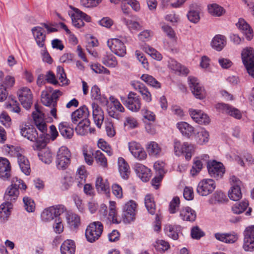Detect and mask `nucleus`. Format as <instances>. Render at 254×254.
<instances>
[{
  "label": "nucleus",
  "instance_id": "1",
  "mask_svg": "<svg viewBox=\"0 0 254 254\" xmlns=\"http://www.w3.org/2000/svg\"><path fill=\"white\" fill-rule=\"evenodd\" d=\"M35 111L32 114L35 126L41 133L39 135L33 126L24 125L20 129V133L24 137L40 145L48 135L47 133V126L44 120V114L41 108L36 104L35 105Z\"/></svg>",
  "mask_w": 254,
  "mask_h": 254
},
{
  "label": "nucleus",
  "instance_id": "2",
  "mask_svg": "<svg viewBox=\"0 0 254 254\" xmlns=\"http://www.w3.org/2000/svg\"><path fill=\"white\" fill-rule=\"evenodd\" d=\"M109 211L108 212L107 206L103 204L101 205L100 213L101 219L107 224H119L121 222L122 219L118 215L116 209V202L110 201L109 202Z\"/></svg>",
  "mask_w": 254,
  "mask_h": 254
},
{
  "label": "nucleus",
  "instance_id": "3",
  "mask_svg": "<svg viewBox=\"0 0 254 254\" xmlns=\"http://www.w3.org/2000/svg\"><path fill=\"white\" fill-rule=\"evenodd\" d=\"M71 153L67 147H61L57 154L56 164L59 170L66 169L70 163Z\"/></svg>",
  "mask_w": 254,
  "mask_h": 254
},
{
  "label": "nucleus",
  "instance_id": "4",
  "mask_svg": "<svg viewBox=\"0 0 254 254\" xmlns=\"http://www.w3.org/2000/svg\"><path fill=\"white\" fill-rule=\"evenodd\" d=\"M65 211L66 208L63 205H54L44 209L41 213V217L43 221L50 222Z\"/></svg>",
  "mask_w": 254,
  "mask_h": 254
},
{
  "label": "nucleus",
  "instance_id": "5",
  "mask_svg": "<svg viewBox=\"0 0 254 254\" xmlns=\"http://www.w3.org/2000/svg\"><path fill=\"white\" fill-rule=\"evenodd\" d=\"M229 183L231 186L228 195L229 198L234 201L239 200L242 197L241 187L243 186L242 181L236 176L232 175L229 178Z\"/></svg>",
  "mask_w": 254,
  "mask_h": 254
},
{
  "label": "nucleus",
  "instance_id": "6",
  "mask_svg": "<svg viewBox=\"0 0 254 254\" xmlns=\"http://www.w3.org/2000/svg\"><path fill=\"white\" fill-rule=\"evenodd\" d=\"M61 95V92L59 90H55V92L51 95L47 90H44L41 93V102L45 106L50 107L53 106L50 110V113L55 119L57 118V110L54 107L57 104L54 99L58 98Z\"/></svg>",
  "mask_w": 254,
  "mask_h": 254
},
{
  "label": "nucleus",
  "instance_id": "7",
  "mask_svg": "<svg viewBox=\"0 0 254 254\" xmlns=\"http://www.w3.org/2000/svg\"><path fill=\"white\" fill-rule=\"evenodd\" d=\"M72 9L73 11L70 12L69 15L71 19L72 25L74 27L80 28L84 26V23L83 21V20L87 22H90L91 21L92 18L91 16L86 13L75 7H72Z\"/></svg>",
  "mask_w": 254,
  "mask_h": 254
},
{
  "label": "nucleus",
  "instance_id": "8",
  "mask_svg": "<svg viewBox=\"0 0 254 254\" xmlns=\"http://www.w3.org/2000/svg\"><path fill=\"white\" fill-rule=\"evenodd\" d=\"M103 230V226L100 222H94L90 224L85 232L87 240L91 243L95 242L101 236Z\"/></svg>",
  "mask_w": 254,
  "mask_h": 254
},
{
  "label": "nucleus",
  "instance_id": "9",
  "mask_svg": "<svg viewBox=\"0 0 254 254\" xmlns=\"http://www.w3.org/2000/svg\"><path fill=\"white\" fill-rule=\"evenodd\" d=\"M123 104L130 111L137 112L141 106V99L135 93L130 92L127 99L121 98Z\"/></svg>",
  "mask_w": 254,
  "mask_h": 254
},
{
  "label": "nucleus",
  "instance_id": "10",
  "mask_svg": "<svg viewBox=\"0 0 254 254\" xmlns=\"http://www.w3.org/2000/svg\"><path fill=\"white\" fill-rule=\"evenodd\" d=\"M17 95L22 106L27 110L29 109L33 103L31 90L27 87H23L18 90Z\"/></svg>",
  "mask_w": 254,
  "mask_h": 254
},
{
  "label": "nucleus",
  "instance_id": "11",
  "mask_svg": "<svg viewBox=\"0 0 254 254\" xmlns=\"http://www.w3.org/2000/svg\"><path fill=\"white\" fill-rule=\"evenodd\" d=\"M207 167L209 174L216 179H221L225 172L223 164L215 160L208 162Z\"/></svg>",
  "mask_w": 254,
  "mask_h": 254
},
{
  "label": "nucleus",
  "instance_id": "12",
  "mask_svg": "<svg viewBox=\"0 0 254 254\" xmlns=\"http://www.w3.org/2000/svg\"><path fill=\"white\" fill-rule=\"evenodd\" d=\"M188 82L190 90L195 98L199 99H203L205 98V91L196 78L189 76Z\"/></svg>",
  "mask_w": 254,
  "mask_h": 254
},
{
  "label": "nucleus",
  "instance_id": "13",
  "mask_svg": "<svg viewBox=\"0 0 254 254\" xmlns=\"http://www.w3.org/2000/svg\"><path fill=\"white\" fill-rule=\"evenodd\" d=\"M215 187V182L212 179H203L197 185V192L201 196H207L213 191Z\"/></svg>",
  "mask_w": 254,
  "mask_h": 254
},
{
  "label": "nucleus",
  "instance_id": "14",
  "mask_svg": "<svg viewBox=\"0 0 254 254\" xmlns=\"http://www.w3.org/2000/svg\"><path fill=\"white\" fill-rule=\"evenodd\" d=\"M107 45L113 53L119 57H124L126 54V46L119 39L112 38L108 40Z\"/></svg>",
  "mask_w": 254,
  "mask_h": 254
},
{
  "label": "nucleus",
  "instance_id": "15",
  "mask_svg": "<svg viewBox=\"0 0 254 254\" xmlns=\"http://www.w3.org/2000/svg\"><path fill=\"white\" fill-rule=\"evenodd\" d=\"M136 204L133 200L127 202L123 207V218L126 223H130L135 219Z\"/></svg>",
  "mask_w": 254,
  "mask_h": 254
},
{
  "label": "nucleus",
  "instance_id": "16",
  "mask_svg": "<svg viewBox=\"0 0 254 254\" xmlns=\"http://www.w3.org/2000/svg\"><path fill=\"white\" fill-rule=\"evenodd\" d=\"M128 147L130 153L136 159L142 161L147 158V153L140 143L132 141L128 142Z\"/></svg>",
  "mask_w": 254,
  "mask_h": 254
},
{
  "label": "nucleus",
  "instance_id": "17",
  "mask_svg": "<svg viewBox=\"0 0 254 254\" xmlns=\"http://www.w3.org/2000/svg\"><path fill=\"white\" fill-rule=\"evenodd\" d=\"M131 85L135 90L140 94L144 101L147 103L152 101L151 93L143 83L139 81H133L131 82Z\"/></svg>",
  "mask_w": 254,
  "mask_h": 254
},
{
  "label": "nucleus",
  "instance_id": "18",
  "mask_svg": "<svg viewBox=\"0 0 254 254\" xmlns=\"http://www.w3.org/2000/svg\"><path fill=\"white\" fill-rule=\"evenodd\" d=\"M31 32L37 45L39 47L44 48L46 40L44 29L40 26H35L32 28Z\"/></svg>",
  "mask_w": 254,
  "mask_h": 254
},
{
  "label": "nucleus",
  "instance_id": "19",
  "mask_svg": "<svg viewBox=\"0 0 254 254\" xmlns=\"http://www.w3.org/2000/svg\"><path fill=\"white\" fill-rule=\"evenodd\" d=\"M216 108L221 110L222 112L225 113L236 119H240L242 117L241 112L237 109L233 107L228 104L224 103H218L216 105Z\"/></svg>",
  "mask_w": 254,
  "mask_h": 254
},
{
  "label": "nucleus",
  "instance_id": "20",
  "mask_svg": "<svg viewBox=\"0 0 254 254\" xmlns=\"http://www.w3.org/2000/svg\"><path fill=\"white\" fill-rule=\"evenodd\" d=\"M11 176V166L9 161L5 158L0 157V178L8 180Z\"/></svg>",
  "mask_w": 254,
  "mask_h": 254
},
{
  "label": "nucleus",
  "instance_id": "21",
  "mask_svg": "<svg viewBox=\"0 0 254 254\" xmlns=\"http://www.w3.org/2000/svg\"><path fill=\"white\" fill-rule=\"evenodd\" d=\"M189 111L192 119L196 123L205 125L210 123L209 117L201 111L191 109Z\"/></svg>",
  "mask_w": 254,
  "mask_h": 254
},
{
  "label": "nucleus",
  "instance_id": "22",
  "mask_svg": "<svg viewBox=\"0 0 254 254\" xmlns=\"http://www.w3.org/2000/svg\"><path fill=\"white\" fill-rule=\"evenodd\" d=\"M134 169L138 177L143 182H147L151 177V171L149 169L142 164L136 163L134 164Z\"/></svg>",
  "mask_w": 254,
  "mask_h": 254
},
{
  "label": "nucleus",
  "instance_id": "23",
  "mask_svg": "<svg viewBox=\"0 0 254 254\" xmlns=\"http://www.w3.org/2000/svg\"><path fill=\"white\" fill-rule=\"evenodd\" d=\"M194 139L196 143L204 145L209 140V133L205 128L199 127L195 129L194 133Z\"/></svg>",
  "mask_w": 254,
  "mask_h": 254
},
{
  "label": "nucleus",
  "instance_id": "24",
  "mask_svg": "<svg viewBox=\"0 0 254 254\" xmlns=\"http://www.w3.org/2000/svg\"><path fill=\"white\" fill-rule=\"evenodd\" d=\"M92 116L96 125L100 128L103 124L104 116L103 111L101 108L96 103L92 104Z\"/></svg>",
  "mask_w": 254,
  "mask_h": 254
},
{
  "label": "nucleus",
  "instance_id": "25",
  "mask_svg": "<svg viewBox=\"0 0 254 254\" xmlns=\"http://www.w3.org/2000/svg\"><path fill=\"white\" fill-rule=\"evenodd\" d=\"M176 126L182 134L188 138H190L195 133L196 129L186 122H179Z\"/></svg>",
  "mask_w": 254,
  "mask_h": 254
},
{
  "label": "nucleus",
  "instance_id": "26",
  "mask_svg": "<svg viewBox=\"0 0 254 254\" xmlns=\"http://www.w3.org/2000/svg\"><path fill=\"white\" fill-rule=\"evenodd\" d=\"M90 122L89 120L85 119L80 122L76 127L75 131L76 133L80 135H85L87 134L88 132L90 133H94L95 129L89 127Z\"/></svg>",
  "mask_w": 254,
  "mask_h": 254
},
{
  "label": "nucleus",
  "instance_id": "27",
  "mask_svg": "<svg viewBox=\"0 0 254 254\" xmlns=\"http://www.w3.org/2000/svg\"><path fill=\"white\" fill-rule=\"evenodd\" d=\"M179 216L184 221L192 222L196 219V213L190 207H182L179 210Z\"/></svg>",
  "mask_w": 254,
  "mask_h": 254
},
{
  "label": "nucleus",
  "instance_id": "28",
  "mask_svg": "<svg viewBox=\"0 0 254 254\" xmlns=\"http://www.w3.org/2000/svg\"><path fill=\"white\" fill-rule=\"evenodd\" d=\"M242 59L245 66L254 62V50L252 47H246L241 52Z\"/></svg>",
  "mask_w": 254,
  "mask_h": 254
},
{
  "label": "nucleus",
  "instance_id": "29",
  "mask_svg": "<svg viewBox=\"0 0 254 254\" xmlns=\"http://www.w3.org/2000/svg\"><path fill=\"white\" fill-rule=\"evenodd\" d=\"M87 172L84 166H80L77 170L75 176V182L79 188H81L85 183Z\"/></svg>",
  "mask_w": 254,
  "mask_h": 254
},
{
  "label": "nucleus",
  "instance_id": "30",
  "mask_svg": "<svg viewBox=\"0 0 254 254\" xmlns=\"http://www.w3.org/2000/svg\"><path fill=\"white\" fill-rule=\"evenodd\" d=\"M236 25L248 40L250 41L253 38V30L244 19H240Z\"/></svg>",
  "mask_w": 254,
  "mask_h": 254
},
{
  "label": "nucleus",
  "instance_id": "31",
  "mask_svg": "<svg viewBox=\"0 0 254 254\" xmlns=\"http://www.w3.org/2000/svg\"><path fill=\"white\" fill-rule=\"evenodd\" d=\"M226 38L225 36L216 35L211 42V47L217 51H221L226 45Z\"/></svg>",
  "mask_w": 254,
  "mask_h": 254
},
{
  "label": "nucleus",
  "instance_id": "32",
  "mask_svg": "<svg viewBox=\"0 0 254 254\" xmlns=\"http://www.w3.org/2000/svg\"><path fill=\"white\" fill-rule=\"evenodd\" d=\"M89 115V112L86 106H83L73 112L71 114V121L73 123L76 124L79 120L86 119Z\"/></svg>",
  "mask_w": 254,
  "mask_h": 254
},
{
  "label": "nucleus",
  "instance_id": "33",
  "mask_svg": "<svg viewBox=\"0 0 254 254\" xmlns=\"http://www.w3.org/2000/svg\"><path fill=\"white\" fill-rule=\"evenodd\" d=\"M118 167L121 177L124 179H127L130 174V168L127 163L122 158H118Z\"/></svg>",
  "mask_w": 254,
  "mask_h": 254
},
{
  "label": "nucleus",
  "instance_id": "34",
  "mask_svg": "<svg viewBox=\"0 0 254 254\" xmlns=\"http://www.w3.org/2000/svg\"><path fill=\"white\" fill-rule=\"evenodd\" d=\"M146 150L151 156L158 157L162 153L161 146L155 141L149 142L146 146Z\"/></svg>",
  "mask_w": 254,
  "mask_h": 254
},
{
  "label": "nucleus",
  "instance_id": "35",
  "mask_svg": "<svg viewBox=\"0 0 254 254\" xmlns=\"http://www.w3.org/2000/svg\"><path fill=\"white\" fill-rule=\"evenodd\" d=\"M61 254H74L75 252V245L73 241L66 240L62 244L61 248Z\"/></svg>",
  "mask_w": 254,
  "mask_h": 254
},
{
  "label": "nucleus",
  "instance_id": "36",
  "mask_svg": "<svg viewBox=\"0 0 254 254\" xmlns=\"http://www.w3.org/2000/svg\"><path fill=\"white\" fill-rule=\"evenodd\" d=\"M96 188L99 192L104 193L107 195L110 193L109 184L106 180L101 177H98L95 184Z\"/></svg>",
  "mask_w": 254,
  "mask_h": 254
},
{
  "label": "nucleus",
  "instance_id": "37",
  "mask_svg": "<svg viewBox=\"0 0 254 254\" xmlns=\"http://www.w3.org/2000/svg\"><path fill=\"white\" fill-rule=\"evenodd\" d=\"M181 230V227L179 225H172L168 224L165 226L164 231L166 234L173 240H177L179 238V233Z\"/></svg>",
  "mask_w": 254,
  "mask_h": 254
},
{
  "label": "nucleus",
  "instance_id": "38",
  "mask_svg": "<svg viewBox=\"0 0 254 254\" xmlns=\"http://www.w3.org/2000/svg\"><path fill=\"white\" fill-rule=\"evenodd\" d=\"M59 129L61 134L65 138L70 139L73 135V128L69 126L66 122H62L59 125Z\"/></svg>",
  "mask_w": 254,
  "mask_h": 254
},
{
  "label": "nucleus",
  "instance_id": "39",
  "mask_svg": "<svg viewBox=\"0 0 254 254\" xmlns=\"http://www.w3.org/2000/svg\"><path fill=\"white\" fill-rule=\"evenodd\" d=\"M65 218L67 223L71 228H76L80 225V217L76 214L68 212L66 213Z\"/></svg>",
  "mask_w": 254,
  "mask_h": 254
},
{
  "label": "nucleus",
  "instance_id": "40",
  "mask_svg": "<svg viewBox=\"0 0 254 254\" xmlns=\"http://www.w3.org/2000/svg\"><path fill=\"white\" fill-rule=\"evenodd\" d=\"M209 13L214 16L220 17L226 12L224 8L216 3L209 4L207 5Z\"/></svg>",
  "mask_w": 254,
  "mask_h": 254
},
{
  "label": "nucleus",
  "instance_id": "41",
  "mask_svg": "<svg viewBox=\"0 0 254 254\" xmlns=\"http://www.w3.org/2000/svg\"><path fill=\"white\" fill-rule=\"evenodd\" d=\"M18 163L21 171L26 175H29L30 173V167L29 161L25 156L18 154L17 155Z\"/></svg>",
  "mask_w": 254,
  "mask_h": 254
},
{
  "label": "nucleus",
  "instance_id": "42",
  "mask_svg": "<svg viewBox=\"0 0 254 254\" xmlns=\"http://www.w3.org/2000/svg\"><path fill=\"white\" fill-rule=\"evenodd\" d=\"M19 195V190L13 187V186H9L6 190L4 197L8 201L15 200Z\"/></svg>",
  "mask_w": 254,
  "mask_h": 254
},
{
  "label": "nucleus",
  "instance_id": "43",
  "mask_svg": "<svg viewBox=\"0 0 254 254\" xmlns=\"http://www.w3.org/2000/svg\"><path fill=\"white\" fill-rule=\"evenodd\" d=\"M11 208V203L9 202L3 203L0 205V218L2 221H6L9 217Z\"/></svg>",
  "mask_w": 254,
  "mask_h": 254
},
{
  "label": "nucleus",
  "instance_id": "44",
  "mask_svg": "<svg viewBox=\"0 0 254 254\" xmlns=\"http://www.w3.org/2000/svg\"><path fill=\"white\" fill-rule=\"evenodd\" d=\"M196 147L195 145L188 142L183 143V154H185V159L190 160L194 153Z\"/></svg>",
  "mask_w": 254,
  "mask_h": 254
},
{
  "label": "nucleus",
  "instance_id": "45",
  "mask_svg": "<svg viewBox=\"0 0 254 254\" xmlns=\"http://www.w3.org/2000/svg\"><path fill=\"white\" fill-rule=\"evenodd\" d=\"M140 78L147 84L155 88L159 89L161 87V83L150 75L143 74L141 75Z\"/></svg>",
  "mask_w": 254,
  "mask_h": 254
},
{
  "label": "nucleus",
  "instance_id": "46",
  "mask_svg": "<svg viewBox=\"0 0 254 254\" xmlns=\"http://www.w3.org/2000/svg\"><path fill=\"white\" fill-rule=\"evenodd\" d=\"M202 168L203 163L200 161L199 158H194L192 167L190 170V175L193 177L197 176L201 171Z\"/></svg>",
  "mask_w": 254,
  "mask_h": 254
},
{
  "label": "nucleus",
  "instance_id": "47",
  "mask_svg": "<svg viewBox=\"0 0 254 254\" xmlns=\"http://www.w3.org/2000/svg\"><path fill=\"white\" fill-rule=\"evenodd\" d=\"M144 203L148 212L151 215L154 214L156 210V206L153 196L150 194L146 195L144 199Z\"/></svg>",
  "mask_w": 254,
  "mask_h": 254
},
{
  "label": "nucleus",
  "instance_id": "48",
  "mask_svg": "<svg viewBox=\"0 0 254 254\" xmlns=\"http://www.w3.org/2000/svg\"><path fill=\"white\" fill-rule=\"evenodd\" d=\"M39 159L45 164H50L53 160V156L51 151L47 148L41 150L38 153Z\"/></svg>",
  "mask_w": 254,
  "mask_h": 254
},
{
  "label": "nucleus",
  "instance_id": "49",
  "mask_svg": "<svg viewBox=\"0 0 254 254\" xmlns=\"http://www.w3.org/2000/svg\"><path fill=\"white\" fill-rule=\"evenodd\" d=\"M244 243L243 248L246 252L254 251V238L244 233Z\"/></svg>",
  "mask_w": 254,
  "mask_h": 254
},
{
  "label": "nucleus",
  "instance_id": "50",
  "mask_svg": "<svg viewBox=\"0 0 254 254\" xmlns=\"http://www.w3.org/2000/svg\"><path fill=\"white\" fill-rule=\"evenodd\" d=\"M91 95L92 98L95 100L98 101L104 104H107L108 103V100L106 98L101 97L100 90L96 85H94L92 87L91 90Z\"/></svg>",
  "mask_w": 254,
  "mask_h": 254
},
{
  "label": "nucleus",
  "instance_id": "51",
  "mask_svg": "<svg viewBox=\"0 0 254 254\" xmlns=\"http://www.w3.org/2000/svg\"><path fill=\"white\" fill-rule=\"evenodd\" d=\"M102 63L109 67H115L118 64L116 58L112 54H107L102 58Z\"/></svg>",
  "mask_w": 254,
  "mask_h": 254
},
{
  "label": "nucleus",
  "instance_id": "52",
  "mask_svg": "<svg viewBox=\"0 0 254 254\" xmlns=\"http://www.w3.org/2000/svg\"><path fill=\"white\" fill-rule=\"evenodd\" d=\"M122 21L127 27L129 30L139 31L141 29V25L137 21L122 18Z\"/></svg>",
  "mask_w": 254,
  "mask_h": 254
},
{
  "label": "nucleus",
  "instance_id": "53",
  "mask_svg": "<svg viewBox=\"0 0 254 254\" xmlns=\"http://www.w3.org/2000/svg\"><path fill=\"white\" fill-rule=\"evenodd\" d=\"M249 205L248 201L244 200L238 203H236L232 208L233 212L237 214L243 213Z\"/></svg>",
  "mask_w": 254,
  "mask_h": 254
},
{
  "label": "nucleus",
  "instance_id": "54",
  "mask_svg": "<svg viewBox=\"0 0 254 254\" xmlns=\"http://www.w3.org/2000/svg\"><path fill=\"white\" fill-rule=\"evenodd\" d=\"M94 155L95 161L99 165L102 167L103 168L107 167V159L104 156V155L100 151H96Z\"/></svg>",
  "mask_w": 254,
  "mask_h": 254
},
{
  "label": "nucleus",
  "instance_id": "55",
  "mask_svg": "<svg viewBox=\"0 0 254 254\" xmlns=\"http://www.w3.org/2000/svg\"><path fill=\"white\" fill-rule=\"evenodd\" d=\"M170 66L173 70L178 71L183 74H187L189 72V70L186 67L175 61H171L170 63Z\"/></svg>",
  "mask_w": 254,
  "mask_h": 254
},
{
  "label": "nucleus",
  "instance_id": "56",
  "mask_svg": "<svg viewBox=\"0 0 254 254\" xmlns=\"http://www.w3.org/2000/svg\"><path fill=\"white\" fill-rule=\"evenodd\" d=\"M75 179L73 177L66 175L62 180L61 189L63 190H68L73 185Z\"/></svg>",
  "mask_w": 254,
  "mask_h": 254
},
{
  "label": "nucleus",
  "instance_id": "57",
  "mask_svg": "<svg viewBox=\"0 0 254 254\" xmlns=\"http://www.w3.org/2000/svg\"><path fill=\"white\" fill-rule=\"evenodd\" d=\"M24 207L28 212H33L35 209V203L34 200L28 196L23 198Z\"/></svg>",
  "mask_w": 254,
  "mask_h": 254
},
{
  "label": "nucleus",
  "instance_id": "58",
  "mask_svg": "<svg viewBox=\"0 0 254 254\" xmlns=\"http://www.w3.org/2000/svg\"><path fill=\"white\" fill-rule=\"evenodd\" d=\"M143 50L154 59L160 61L162 58L161 55L158 52L148 45L144 46Z\"/></svg>",
  "mask_w": 254,
  "mask_h": 254
},
{
  "label": "nucleus",
  "instance_id": "59",
  "mask_svg": "<svg viewBox=\"0 0 254 254\" xmlns=\"http://www.w3.org/2000/svg\"><path fill=\"white\" fill-rule=\"evenodd\" d=\"M103 0H80V5L85 8H93L97 7Z\"/></svg>",
  "mask_w": 254,
  "mask_h": 254
},
{
  "label": "nucleus",
  "instance_id": "60",
  "mask_svg": "<svg viewBox=\"0 0 254 254\" xmlns=\"http://www.w3.org/2000/svg\"><path fill=\"white\" fill-rule=\"evenodd\" d=\"M156 250L160 253H164L170 248L169 243L163 240H158L154 246Z\"/></svg>",
  "mask_w": 254,
  "mask_h": 254
},
{
  "label": "nucleus",
  "instance_id": "61",
  "mask_svg": "<svg viewBox=\"0 0 254 254\" xmlns=\"http://www.w3.org/2000/svg\"><path fill=\"white\" fill-rule=\"evenodd\" d=\"M15 82V80L14 76L7 75L3 78V80H1V82L0 84L3 85L7 89H10L14 86Z\"/></svg>",
  "mask_w": 254,
  "mask_h": 254
},
{
  "label": "nucleus",
  "instance_id": "62",
  "mask_svg": "<svg viewBox=\"0 0 254 254\" xmlns=\"http://www.w3.org/2000/svg\"><path fill=\"white\" fill-rule=\"evenodd\" d=\"M53 228L56 234H60L64 231V227L63 220L59 216L55 219L53 225Z\"/></svg>",
  "mask_w": 254,
  "mask_h": 254
},
{
  "label": "nucleus",
  "instance_id": "63",
  "mask_svg": "<svg viewBox=\"0 0 254 254\" xmlns=\"http://www.w3.org/2000/svg\"><path fill=\"white\" fill-rule=\"evenodd\" d=\"M6 108L12 112L18 113L20 111L18 103L12 97L10 98L9 103L6 104Z\"/></svg>",
  "mask_w": 254,
  "mask_h": 254
},
{
  "label": "nucleus",
  "instance_id": "64",
  "mask_svg": "<svg viewBox=\"0 0 254 254\" xmlns=\"http://www.w3.org/2000/svg\"><path fill=\"white\" fill-rule=\"evenodd\" d=\"M97 145L99 148L106 152L108 155L111 156L113 154V151L111 149V147L107 142L104 140L100 139L98 140Z\"/></svg>",
  "mask_w": 254,
  "mask_h": 254
}]
</instances>
